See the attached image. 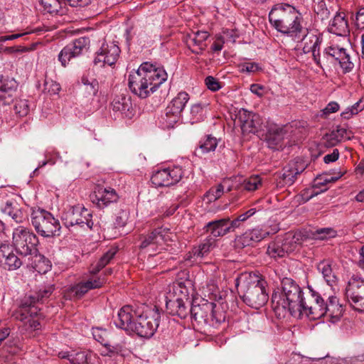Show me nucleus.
I'll return each instance as SVG.
<instances>
[{
	"label": "nucleus",
	"mask_w": 364,
	"mask_h": 364,
	"mask_svg": "<svg viewBox=\"0 0 364 364\" xmlns=\"http://www.w3.org/2000/svg\"><path fill=\"white\" fill-rule=\"evenodd\" d=\"M161 314L156 306L141 305L134 307L125 305L118 311L114 323L117 327L126 331L149 338L154 335L159 326Z\"/></svg>",
	"instance_id": "nucleus-1"
},
{
	"label": "nucleus",
	"mask_w": 364,
	"mask_h": 364,
	"mask_svg": "<svg viewBox=\"0 0 364 364\" xmlns=\"http://www.w3.org/2000/svg\"><path fill=\"white\" fill-rule=\"evenodd\" d=\"M167 76L163 67L144 62L137 70L129 74L128 86L133 94L144 99L156 92L167 80Z\"/></svg>",
	"instance_id": "nucleus-2"
},
{
	"label": "nucleus",
	"mask_w": 364,
	"mask_h": 364,
	"mask_svg": "<svg viewBox=\"0 0 364 364\" xmlns=\"http://www.w3.org/2000/svg\"><path fill=\"white\" fill-rule=\"evenodd\" d=\"M304 294L300 286L292 279L284 277L281 281V289L272 296V307L277 315L284 317L287 313L297 316L302 309Z\"/></svg>",
	"instance_id": "nucleus-3"
},
{
	"label": "nucleus",
	"mask_w": 364,
	"mask_h": 364,
	"mask_svg": "<svg viewBox=\"0 0 364 364\" xmlns=\"http://www.w3.org/2000/svg\"><path fill=\"white\" fill-rule=\"evenodd\" d=\"M269 20L278 32L294 39L300 38L305 31L301 13L288 4L276 5L269 14Z\"/></svg>",
	"instance_id": "nucleus-4"
},
{
	"label": "nucleus",
	"mask_w": 364,
	"mask_h": 364,
	"mask_svg": "<svg viewBox=\"0 0 364 364\" xmlns=\"http://www.w3.org/2000/svg\"><path fill=\"white\" fill-rule=\"evenodd\" d=\"M266 284L264 279L252 272H242L235 279V286L243 301L257 309L268 301Z\"/></svg>",
	"instance_id": "nucleus-5"
},
{
	"label": "nucleus",
	"mask_w": 364,
	"mask_h": 364,
	"mask_svg": "<svg viewBox=\"0 0 364 364\" xmlns=\"http://www.w3.org/2000/svg\"><path fill=\"white\" fill-rule=\"evenodd\" d=\"M31 220L37 233L43 237H54L60 235L61 225L58 219L44 209H33Z\"/></svg>",
	"instance_id": "nucleus-6"
},
{
	"label": "nucleus",
	"mask_w": 364,
	"mask_h": 364,
	"mask_svg": "<svg viewBox=\"0 0 364 364\" xmlns=\"http://www.w3.org/2000/svg\"><path fill=\"white\" fill-rule=\"evenodd\" d=\"M38 239L31 229L23 225L14 228L12 245L16 251L23 256L33 255L37 252Z\"/></svg>",
	"instance_id": "nucleus-7"
},
{
	"label": "nucleus",
	"mask_w": 364,
	"mask_h": 364,
	"mask_svg": "<svg viewBox=\"0 0 364 364\" xmlns=\"http://www.w3.org/2000/svg\"><path fill=\"white\" fill-rule=\"evenodd\" d=\"M61 219L67 228L77 225L92 230L94 225L91 212L79 205L67 208L62 213Z\"/></svg>",
	"instance_id": "nucleus-8"
},
{
	"label": "nucleus",
	"mask_w": 364,
	"mask_h": 364,
	"mask_svg": "<svg viewBox=\"0 0 364 364\" xmlns=\"http://www.w3.org/2000/svg\"><path fill=\"white\" fill-rule=\"evenodd\" d=\"M34 299L33 296L26 298L15 314L16 318L23 322L26 329L31 331L38 330L41 328L38 316L41 315V309L35 305Z\"/></svg>",
	"instance_id": "nucleus-9"
},
{
	"label": "nucleus",
	"mask_w": 364,
	"mask_h": 364,
	"mask_svg": "<svg viewBox=\"0 0 364 364\" xmlns=\"http://www.w3.org/2000/svg\"><path fill=\"white\" fill-rule=\"evenodd\" d=\"M296 49L301 50L305 54L311 53L313 58L318 63L321 58L320 46L322 42V36L316 30L305 28V31L297 38Z\"/></svg>",
	"instance_id": "nucleus-10"
},
{
	"label": "nucleus",
	"mask_w": 364,
	"mask_h": 364,
	"mask_svg": "<svg viewBox=\"0 0 364 364\" xmlns=\"http://www.w3.org/2000/svg\"><path fill=\"white\" fill-rule=\"evenodd\" d=\"M169 238V230L162 227L154 229L147 235L140 237L139 248L145 250L150 256L154 255L150 252L156 251L159 247L162 249L164 243L168 242Z\"/></svg>",
	"instance_id": "nucleus-11"
},
{
	"label": "nucleus",
	"mask_w": 364,
	"mask_h": 364,
	"mask_svg": "<svg viewBox=\"0 0 364 364\" xmlns=\"http://www.w3.org/2000/svg\"><path fill=\"white\" fill-rule=\"evenodd\" d=\"M323 54L327 58L331 57L334 59L338 63L343 73H348L353 70L354 63L349 52L343 46L331 42L325 48Z\"/></svg>",
	"instance_id": "nucleus-12"
},
{
	"label": "nucleus",
	"mask_w": 364,
	"mask_h": 364,
	"mask_svg": "<svg viewBox=\"0 0 364 364\" xmlns=\"http://www.w3.org/2000/svg\"><path fill=\"white\" fill-rule=\"evenodd\" d=\"M90 43V41L87 37H80L74 40L61 50L58 56V60L63 67H65L73 58L87 51Z\"/></svg>",
	"instance_id": "nucleus-13"
},
{
	"label": "nucleus",
	"mask_w": 364,
	"mask_h": 364,
	"mask_svg": "<svg viewBox=\"0 0 364 364\" xmlns=\"http://www.w3.org/2000/svg\"><path fill=\"white\" fill-rule=\"evenodd\" d=\"M182 176L183 171L181 167H168L155 171L151 176V181L156 188L167 187L179 182Z\"/></svg>",
	"instance_id": "nucleus-14"
},
{
	"label": "nucleus",
	"mask_w": 364,
	"mask_h": 364,
	"mask_svg": "<svg viewBox=\"0 0 364 364\" xmlns=\"http://www.w3.org/2000/svg\"><path fill=\"white\" fill-rule=\"evenodd\" d=\"M120 52L119 47L114 43H103L95 53L93 63L99 67L112 66L117 61Z\"/></svg>",
	"instance_id": "nucleus-15"
},
{
	"label": "nucleus",
	"mask_w": 364,
	"mask_h": 364,
	"mask_svg": "<svg viewBox=\"0 0 364 364\" xmlns=\"http://www.w3.org/2000/svg\"><path fill=\"white\" fill-rule=\"evenodd\" d=\"M311 296L313 299V304L311 306L306 305L304 301L302 304V309L298 311L297 316L301 314H305L310 319L316 320L325 316V298L326 295L324 294L321 296L317 291L314 290L311 287H309Z\"/></svg>",
	"instance_id": "nucleus-16"
},
{
	"label": "nucleus",
	"mask_w": 364,
	"mask_h": 364,
	"mask_svg": "<svg viewBox=\"0 0 364 364\" xmlns=\"http://www.w3.org/2000/svg\"><path fill=\"white\" fill-rule=\"evenodd\" d=\"M90 198L92 203L97 208L104 209L111 203H116L119 199V195L113 188L99 186L90 196Z\"/></svg>",
	"instance_id": "nucleus-17"
},
{
	"label": "nucleus",
	"mask_w": 364,
	"mask_h": 364,
	"mask_svg": "<svg viewBox=\"0 0 364 364\" xmlns=\"http://www.w3.org/2000/svg\"><path fill=\"white\" fill-rule=\"evenodd\" d=\"M238 119L243 134H256L261 129V119L257 114L241 109Z\"/></svg>",
	"instance_id": "nucleus-18"
},
{
	"label": "nucleus",
	"mask_w": 364,
	"mask_h": 364,
	"mask_svg": "<svg viewBox=\"0 0 364 364\" xmlns=\"http://www.w3.org/2000/svg\"><path fill=\"white\" fill-rule=\"evenodd\" d=\"M278 228L269 230L267 228H255L245 232L237 239V242L243 247L260 242L270 234L277 232Z\"/></svg>",
	"instance_id": "nucleus-19"
},
{
	"label": "nucleus",
	"mask_w": 364,
	"mask_h": 364,
	"mask_svg": "<svg viewBox=\"0 0 364 364\" xmlns=\"http://www.w3.org/2000/svg\"><path fill=\"white\" fill-rule=\"evenodd\" d=\"M215 307L213 302L205 301L202 304L191 306L189 315L198 322H208L215 318Z\"/></svg>",
	"instance_id": "nucleus-20"
},
{
	"label": "nucleus",
	"mask_w": 364,
	"mask_h": 364,
	"mask_svg": "<svg viewBox=\"0 0 364 364\" xmlns=\"http://www.w3.org/2000/svg\"><path fill=\"white\" fill-rule=\"evenodd\" d=\"M305 169L303 164L298 162L289 163L283 169V173L277 180V185L278 187H284L285 186H291L296 181V177Z\"/></svg>",
	"instance_id": "nucleus-21"
},
{
	"label": "nucleus",
	"mask_w": 364,
	"mask_h": 364,
	"mask_svg": "<svg viewBox=\"0 0 364 364\" xmlns=\"http://www.w3.org/2000/svg\"><path fill=\"white\" fill-rule=\"evenodd\" d=\"M17 87L18 83L14 77L0 76V106L14 102L13 95Z\"/></svg>",
	"instance_id": "nucleus-22"
},
{
	"label": "nucleus",
	"mask_w": 364,
	"mask_h": 364,
	"mask_svg": "<svg viewBox=\"0 0 364 364\" xmlns=\"http://www.w3.org/2000/svg\"><path fill=\"white\" fill-rule=\"evenodd\" d=\"M191 304V300L166 297V306L168 314L181 318H186L189 315Z\"/></svg>",
	"instance_id": "nucleus-23"
},
{
	"label": "nucleus",
	"mask_w": 364,
	"mask_h": 364,
	"mask_svg": "<svg viewBox=\"0 0 364 364\" xmlns=\"http://www.w3.org/2000/svg\"><path fill=\"white\" fill-rule=\"evenodd\" d=\"M0 210L4 215L10 217L16 223H23L28 220L27 215L15 200L10 199L2 202Z\"/></svg>",
	"instance_id": "nucleus-24"
},
{
	"label": "nucleus",
	"mask_w": 364,
	"mask_h": 364,
	"mask_svg": "<svg viewBox=\"0 0 364 364\" xmlns=\"http://www.w3.org/2000/svg\"><path fill=\"white\" fill-rule=\"evenodd\" d=\"M326 316L328 321L335 323L338 322L343 316L344 308L339 302L338 298L336 296H328L325 298V308Z\"/></svg>",
	"instance_id": "nucleus-25"
},
{
	"label": "nucleus",
	"mask_w": 364,
	"mask_h": 364,
	"mask_svg": "<svg viewBox=\"0 0 364 364\" xmlns=\"http://www.w3.org/2000/svg\"><path fill=\"white\" fill-rule=\"evenodd\" d=\"M209 35L207 31H197L187 34L186 42L191 51L196 54H201L206 47L205 41Z\"/></svg>",
	"instance_id": "nucleus-26"
},
{
	"label": "nucleus",
	"mask_w": 364,
	"mask_h": 364,
	"mask_svg": "<svg viewBox=\"0 0 364 364\" xmlns=\"http://www.w3.org/2000/svg\"><path fill=\"white\" fill-rule=\"evenodd\" d=\"M0 262L5 269L9 271L16 270L22 264L21 259L11 251L8 244H2L0 246Z\"/></svg>",
	"instance_id": "nucleus-27"
},
{
	"label": "nucleus",
	"mask_w": 364,
	"mask_h": 364,
	"mask_svg": "<svg viewBox=\"0 0 364 364\" xmlns=\"http://www.w3.org/2000/svg\"><path fill=\"white\" fill-rule=\"evenodd\" d=\"M364 294V279L353 275L348 281L346 288V296L349 301Z\"/></svg>",
	"instance_id": "nucleus-28"
},
{
	"label": "nucleus",
	"mask_w": 364,
	"mask_h": 364,
	"mask_svg": "<svg viewBox=\"0 0 364 364\" xmlns=\"http://www.w3.org/2000/svg\"><path fill=\"white\" fill-rule=\"evenodd\" d=\"M350 137L351 132L350 131L341 126H337L335 129L325 134L323 140L326 146L332 147L337 145L342 140L350 139Z\"/></svg>",
	"instance_id": "nucleus-29"
},
{
	"label": "nucleus",
	"mask_w": 364,
	"mask_h": 364,
	"mask_svg": "<svg viewBox=\"0 0 364 364\" xmlns=\"http://www.w3.org/2000/svg\"><path fill=\"white\" fill-rule=\"evenodd\" d=\"M306 237L301 231L288 232L281 239L287 253H291L301 246Z\"/></svg>",
	"instance_id": "nucleus-30"
},
{
	"label": "nucleus",
	"mask_w": 364,
	"mask_h": 364,
	"mask_svg": "<svg viewBox=\"0 0 364 364\" xmlns=\"http://www.w3.org/2000/svg\"><path fill=\"white\" fill-rule=\"evenodd\" d=\"M109 333L106 330L101 328H93L92 336L94 338L103 345L111 353H118L122 351L123 345L119 343H114L107 341L106 338Z\"/></svg>",
	"instance_id": "nucleus-31"
},
{
	"label": "nucleus",
	"mask_w": 364,
	"mask_h": 364,
	"mask_svg": "<svg viewBox=\"0 0 364 364\" xmlns=\"http://www.w3.org/2000/svg\"><path fill=\"white\" fill-rule=\"evenodd\" d=\"M112 109L119 112L122 116L132 118L133 116L132 105L129 97L123 95L115 97L112 102Z\"/></svg>",
	"instance_id": "nucleus-32"
},
{
	"label": "nucleus",
	"mask_w": 364,
	"mask_h": 364,
	"mask_svg": "<svg viewBox=\"0 0 364 364\" xmlns=\"http://www.w3.org/2000/svg\"><path fill=\"white\" fill-rule=\"evenodd\" d=\"M205 228L206 232L210 235L208 237L214 240L216 237H223L228 233L227 221L225 218L210 221L206 225Z\"/></svg>",
	"instance_id": "nucleus-33"
},
{
	"label": "nucleus",
	"mask_w": 364,
	"mask_h": 364,
	"mask_svg": "<svg viewBox=\"0 0 364 364\" xmlns=\"http://www.w3.org/2000/svg\"><path fill=\"white\" fill-rule=\"evenodd\" d=\"M328 31L337 36H345L348 32V26L345 16L338 13L329 23Z\"/></svg>",
	"instance_id": "nucleus-34"
},
{
	"label": "nucleus",
	"mask_w": 364,
	"mask_h": 364,
	"mask_svg": "<svg viewBox=\"0 0 364 364\" xmlns=\"http://www.w3.org/2000/svg\"><path fill=\"white\" fill-rule=\"evenodd\" d=\"M176 299H182L183 300H190L189 289L185 282L176 281L169 287L168 296Z\"/></svg>",
	"instance_id": "nucleus-35"
},
{
	"label": "nucleus",
	"mask_w": 364,
	"mask_h": 364,
	"mask_svg": "<svg viewBox=\"0 0 364 364\" xmlns=\"http://www.w3.org/2000/svg\"><path fill=\"white\" fill-rule=\"evenodd\" d=\"M117 250L116 248H110L107 250L95 263L92 264L90 267V274H96L102 269H103L114 258Z\"/></svg>",
	"instance_id": "nucleus-36"
},
{
	"label": "nucleus",
	"mask_w": 364,
	"mask_h": 364,
	"mask_svg": "<svg viewBox=\"0 0 364 364\" xmlns=\"http://www.w3.org/2000/svg\"><path fill=\"white\" fill-rule=\"evenodd\" d=\"M220 141V139H217L212 134L206 135L204 138L200 140L198 148L196 149V151H200L202 154L214 151Z\"/></svg>",
	"instance_id": "nucleus-37"
},
{
	"label": "nucleus",
	"mask_w": 364,
	"mask_h": 364,
	"mask_svg": "<svg viewBox=\"0 0 364 364\" xmlns=\"http://www.w3.org/2000/svg\"><path fill=\"white\" fill-rule=\"evenodd\" d=\"M318 270L322 274L327 284L332 287L336 282V277L333 273L331 262L323 260L320 262L317 266Z\"/></svg>",
	"instance_id": "nucleus-38"
},
{
	"label": "nucleus",
	"mask_w": 364,
	"mask_h": 364,
	"mask_svg": "<svg viewBox=\"0 0 364 364\" xmlns=\"http://www.w3.org/2000/svg\"><path fill=\"white\" fill-rule=\"evenodd\" d=\"M229 180H224L222 183L210 188L205 194V197L208 202H213L220 198L223 194L225 189L229 192L232 190V187L228 184Z\"/></svg>",
	"instance_id": "nucleus-39"
},
{
	"label": "nucleus",
	"mask_w": 364,
	"mask_h": 364,
	"mask_svg": "<svg viewBox=\"0 0 364 364\" xmlns=\"http://www.w3.org/2000/svg\"><path fill=\"white\" fill-rule=\"evenodd\" d=\"M267 254L272 258L277 259L285 257L287 253L280 238L271 242L267 249Z\"/></svg>",
	"instance_id": "nucleus-40"
},
{
	"label": "nucleus",
	"mask_w": 364,
	"mask_h": 364,
	"mask_svg": "<svg viewBox=\"0 0 364 364\" xmlns=\"http://www.w3.org/2000/svg\"><path fill=\"white\" fill-rule=\"evenodd\" d=\"M33 262L32 267L39 274H46L51 268L50 262L43 255L35 253L33 255Z\"/></svg>",
	"instance_id": "nucleus-41"
},
{
	"label": "nucleus",
	"mask_w": 364,
	"mask_h": 364,
	"mask_svg": "<svg viewBox=\"0 0 364 364\" xmlns=\"http://www.w3.org/2000/svg\"><path fill=\"white\" fill-rule=\"evenodd\" d=\"M206 114V107L200 103L193 105L190 110L189 122L193 124L204 120Z\"/></svg>",
	"instance_id": "nucleus-42"
},
{
	"label": "nucleus",
	"mask_w": 364,
	"mask_h": 364,
	"mask_svg": "<svg viewBox=\"0 0 364 364\" xmlns=\"http://www.w3.org/2000/svg\"><path fill=\"white\" fill-rule=\"evenodd\" d=\"M285 132L284 129L277 124H272L268 129L267 140L269 144H278L284 138Z\"/></svg>",
	"instance_id": "nucleus-43"
},
{
	"label": "nucleus",
	"mask_w": 364,
	"mask_h": 364,
	"mask_svg": "<svg viewBox=\"0 0 364 364\" xmlns=\"http://www.w3.org/2000/svg\"><path fill=\"white\" fill-rule=\"evenodd\" d=\"M188 100V94L186 92H181L171 101L168 106L171 107V109L175 110L176 113H181Z\"/></svg>",
	"instance_id": "nucleus-44"
},
{
	"label": "nucleus",
	"mask_w": 364,
	"mask_h": 364,
	"mask_svg": "<svg viewBox=\"0 0 364 364\" xmlns=\"http://www.w3.org/2000/svg\"><path fill=\"white\" fill-rule=\"evenodd\" d=\"M262 184V178L259 175H252L243 180L241 188L247 191H254L261 187Z\"/></svg>",
	"instance_id": "nucleus-45"
},
{
	"label": "nucleus",
	"mask_w": 364,
	"mask_h": 364,
	"mask_svg": "<svg viewBox=\"0 0 364 364\" xmlns=\"http://www.w3.org/2000/svg\"><path fill=\"white\" fill-rule=\"evenodd\" d=\"M215 245V240L208 237L198 247L193 251V255L197 257H203Z\"/></svg>",
	"instance_id": "nucleus-46"
},
{
	"label": "nucleus",
	"mask_w": 364,
	"mask_h": 364,
	"mask_svg": "<svg viewBox=\"0 0 364 364\" xmlns=\"http://www.w3.org/2000/svg\"><path fill=\"white\" fill-rule=\"evenodd\" d=\"M181 113H176L175 110L171 109L167 106L165 109V114L162 117L163 124L166 128H172L179 121Z\"/></svg>",
	"instance_id": "nucleus-47"
},
{
	"label": "nucleus",
	"mask_w": 364,
	"mask_h": 364,
	"mask_svg": "<svg viewBox=\"0 0 364 364\" xmlns=\"http://www.w3.org/2000/svg\"><path fill=\"white\" fill-rule=\"evenodd\" d=\"M81 82L85 87V90L89 95L95 96L99 90V82L93 77H88L87 76H82Z\"/></svg>",
	"instance_id": "nucleus-48"
},
{
	"label": "nucleus",
	"mask_w": 364,
	"mask_h": 364,
	"mask_svg": "<svg viewBox=\"0 0 364 364\" xmlns=\"http://www.w3.org/2000/svg\"><path fill=\"white\" fill-rule=\"evenodd\" d=\"M129 211L127 208H120L116 213L114 219V226L116 228H124L129 220Z\"/></svg>",
	"instance_id": "nucleus-49"
},
{
	"label": "nucleus",
	"mask_w": 364,
	"mask_h": 364,
	"mask_svg": "<svg viewBox=\"0 0 364 364\" xmlns=\"http://www.w3.org/2000/svg\"><path fill=\"white\" fill-rule=\"evenodd\" d=\"M44 10L50 14H58L62 8V4L67 2L65 0H39Z\"/></svg>",
	"instance_id": "nucleus-50"
},
{
	"label": "nucleus",
	"mask_w": 364,
	"mask_h": 364,
	"mask_svg": "<svg viewBox=\"0 0 364 364\" xmlns=\"http://www.w3.org/2000/svg\"><path fill=\"white\" fill-rule=\"evenodd\" d=\"M14 110L19 117L26 116L29 112V105L28 100L18 99L14 101Z\"/></svg>",
	"instance_id": "nucleus-51"
},
{
	"label": "nucleus",
	"mask_w": 364,
	"mask_h": 364,
	"mask_svg": "<svg viewBox=\"0 0 364 364\" xmlns=\"http://www.w3.org/2000/svg\"><path fill=\"white\" fill-rule=\"evenodd\" d=\"M91 274L92 276L85 281L90 290L100 288L106 282V279L104 276L97 277L94 274Z\"/></svg>",
	"instance_id": "nucleus-52"
},
{
	"label": "nucleus",
	"mask_w": 364,
	"mask_h": 364,
	"mask_svg": "<svg viewBox=\"0 0 364 364\" xmlns=\"http://www.w3.org/2000/svg\"><path fill=\"white\" fill-rule=\"evenodd\" d=\"M328 7H331V4H328L326 0H318L315 11L318 15L321 16L322 19L328 18L330 14Z\"/></svg>",
	"instance_id": "nucleus-53"
},
{
	"label": "nucleus",
	"mask_w": 364,
	"mask_h": 364,
	"mask_svg": "<svg viewBox=\"0 0 364 364\" xmlns=\"http://www.w3.org/2000/svg\"><path fill=\"white\" fill-rule=\"evenodd\" d=\"M54 289V285L48 284L46 286L43 288V289L39 290V291L38 292V295L36 296H32L33 297L35 298V304L39 301L43 302L45 299L48 298L52 294Z\"/></svg>",
	"instance_id": "nucleus-54"
},
{
	"label": "nucleus",
	"mask_w": 364,
	"mask_h": 364,
	"mask_svg": "<svg viewBox=\"0 0 364 364\" xmlns=\"http://www.w3.org/2000/svg\"><path fill=\"white\" fill-rule=\"evenodd\" d=\"M89 290H90V289H88V287H87L85 281L80 282L77 284H76L70 288L71 294H73V296H76L77 298L82 297Z\"/></svg>",
	"instance_id": "nucleus-55"
},
{
	"label": "nucleus",
	"mask_w": 364,
	"mask_h": 364,
	"mask_svg": "<svg viewBox=\"0 0 364 364\" xmlns=\"http://www.w3.org/2000/svg\"><path fill=\"white\" fill-rule=\"evenodd\" d=\"M218 292V285L214 279H210L207 282L205 287H203V293L204 296H215Z\"/></svg>",
	"instance_id": "nucleus-56"
},
{
	"label": "nucleus",
	"mask_w": 364,
	"mask_h": 364,
	"mask_svg": "<svg viewBox=\"0 0 364 364\" xmlns=\"http://www.w3.org/2000/svg\"><path fill=\"white\" fill-rule=\"evenodd\" d=\"M336 235L335 230L332 228H320L315 231L314 236L316 240H326L328 237H333Z\"/></svg>",
	"instance_id": "nucleus-57"
},
{
	"label": "nucleus",
	"mask_w": 364,
	"mask_h": 364,
	"mask_svg": "<svg viewBox=\"0 0 364 364\" xmlns=\"http://www.w3.org/2000/svg\"><path fill=\"white\" fill-rule=\"evenodd\" d=\"M343 176V173L341 171L338 172L335 174V176H330L327 174H324L323 176H320L316 178L317 180V186H324L329 183H333L338 181Z\"/></svg>",
	"instance_id": "nucleus-58"
},
{
	"label": "nucleus",
	"mask_w": 364,
	"mask_h": 364,
	"mask_svg": "<svg viewBox=\"0 0 364 364\" xmlns=\"http://www.w3.org/2000/svg\"><path fill=\"white\" fill-rule=\"evenodd\" d=\"M87 362V354L84 351H71L70 363L71 364H85Z\"/></svg>",
	"instance_id": "nucleus-59"
},
{
	"label": "nucleus",
	"mask_w": 364,
	"mask_h": 364,
	"mask_svg": "<svg viewBox=\"0 0 364 364\" xmlns=\"http://www.w3.org/2000/svg\"><path fill=\"white\" fill-rule=\"evenodd\" d=\"M241 73H255L262 69L259 63L255 62H245L239 65Z\"/></svg>",
	"instance_id": "nucleus-60"
},
{
	"label": "nucleus",
	"mask_w": 364,
	"mask_h": 364,
	"mask_svg": "<svg viewBox=\"0 0 364 364\" xmlns=\"http://www.w3.org/2000/svg\"><path fill=\"white\" fill-rule=\"evenodd\" d=\"M353 23L358 29L364 31V7L360 8L353 18Z\"/></svg>",
	"instance_id": "nucleus-61"
},
{
	"label": "nucleus",
	"mask_w": 364,
	"mask_h": 364,
	"mask_svg": "<svg viewBox=\"0 0 364 364\" xmlns=\"http://www.w3.org/2000/svg\"><path fill=\"white\" fill-rule=\"evenodd\" d=\"M339 105L336 102H330L325 108L321 109V117H326L328 115L332 113H335L339 109Z\"/></svg>",
	"instance_id": "nucleus-62"
},
{
	"label": "nucleus",
	"mask_w": 364,
	"mask_h": 364,
	"mask_svg": "<svg viewBox=\"0 0 364 364\" xmlns=\"http://www.w3.org/2000/svg\"><path fill=\"white\" fill-rule=\"evenodd\" d=\"M349 304L355 311L364 313V294L349 301Z\"/></svg>",
	"instance_id": "nucleus-63"
},
{
	"label": "nucleus",
	"mask_w": 364,
	"mask_h": 364,
	"mask_svg": "<svg viewBox=\"0 0 364 364\" xmlns=\"http://www.w3.org/2000/svg\"><path fill=\"white\" fill-rule=\"evenodd\" d=\"M205 82L207 87L212 91H218L221 88L220 82L213 76H208Z\"/></svg>",
	"instance_id": "nucleus-64"
}]
</instances>
